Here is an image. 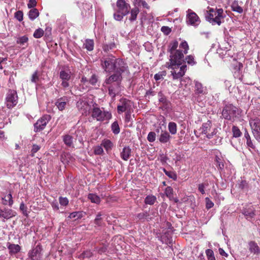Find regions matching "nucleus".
<instances>
[{
    "label": "nucleus",
    "instance_id": "obj_1",
    "mask_svg": "<svg viewBox=\"0 0 260 260\" xmlns=\"http://www.w3.org/2000/svg\"><path fill=\"white\" fill-rule=\"evenodd\" d=\"M101 65L106 73L110 74L106 78L104 84L110 85L108 87L109 94L115 97L116 91L119 90L123 79L122 74L128 70L127 63L122 59L109 54L101 59Z\"/></svg>",
    "mask_w": 260,
    "mask_h": 260
},
{
    "label": "nucleus",
    "instance_id": "obj_2",
    "mask_svg": "<svg viewBox=\"0 0 260 260\" xmlns=\"http://www.w3.org/2000/svg\"><path fill=\"white\" fill-rule=\"evenodd\" d=\"M178 46V42L174 40L170 43L169 46L168 51L171 54L170 56L169 62H167V68L172 70L178 69L184 60H183L184 54L180 50H177Z\"/></svg>",
    "mask_w": 260,
    "mask_h": 260
},
{
    "label": "nucleus",
    "instance_id": "obj_3",
    "mask_svg": "<svg viewBox=\"0 0 260 260\" xmlns=\"http://www.w3.org/2000/svg\"><path fill=\"white\" fill-rule=\"evenodd\" d=\"M225 17L223 14L222 9H213L209 8L208 11H207V14L205 16L207 21L209 22L212 25L216 24L220 25L222 22L221 19H223Z\"/></svg>",
    "mask_w": 260,
    "mask_h": 260
},
{
    "label": "nucleus",
    "instance_id": "obj_4",
    "mask_svg": "<svg viewBox=\"0 0 260 260\" xmlns=\"http://www.w3.org/2000/svg\"><path fill=\"white\" fill-rule=\"evenodd\" d=\"M221 114L225 119L234 121L235 118L239 115L238 108L232 104L228 103L223 108Z\"/></svg>",
    "mask_w": 260,
    "mask_h": 260
},
{
    "label": "nucleus",
    "instance_id": "obj_5",
    "mask_svg": "<svg viewBox=\"0 0 260 260\" xmlns=\"http://www.w3.org/2000/svg\"><path fill=\"white\" fill-rule=\"evenodd\" d=\"M96 106L97 104L94 103L91 115L93 118H95L98 121H103L105 120H109L112 118L111 112L107 111H102L100 108Z\"/></svg>",
    "mask_w": 260,
    "mask_h": 260
},
{
    "label": "nucleus",
    "instance_id": "obj_6",
    "mask_svg": "<svg viewBox=\"0 0 260 260\" xmlns=\"http://www.w3.org/2000/svg\"><path fill=\"white\" fill-rule=\"evenodd\" d=\"M59 76L62 81L61 83V86L64 88H68L70 86L69 81L71 79L72 76V72L69 66H62Z\"/></svg>",
    "mask_w": 260,
    "mask_h": 260
},
{
    "label": "nucleus",
    "instance_id": "obj_7",
    "mask_svg": "<svg viewBox=\"0 0 260 260\" xmlns=\"http://www.w3.org/2000/svg\"><path fill=\"white\" fill-rule=\"evenodd\" d=\"M6 101L8 108L11 109L15 106L18 103V96L16 91L11 89H9L6 94Z\"/></svg>",
    "mask_w": 260,
    "mask_h": 260
},
{
    "label": "nucleus",
    "instance_id": "obj_8",
    "mask_svg": "<svg viewBox=\"0 0 260 260\" xmlns=\"http://www.w3.org/2000/svg\"><path fill=\"white\" fill-rule=\"evenodd\" d=\"M51 118L50 115L46 114L39 119L34 125V132L37 133L43 130Z\"/></svg>",
    "mask_w": 260,
    "mask_h": 260
},
{
    "label": "nucleus",
    "instance_id": "obj_9",
    "mask_svg": "<svg viewBox=\"0 0 260 260\" xmlns=\"http://www.w3.org/2000/svg\"><path fill=\"white\" fill-rule=\"evenodd\" d=\"M42 247L40 244H38L29 251L28 253V260H40L42 258Z\"/></svg>",
    "mask_w": 260,
    "mask_h": 260
},
{
    "label": "nucleus",
    "instance_id": "obj_10",
    "mask_svg": "<svg viewBox=\"0 0 260 260\" xmlns=\"http://www.w3.org/2000/svg\"><path fill=\"white\" fill-rule=\"evenodd\" d=\"M186 21L187 24L194 26H198L201 22L199 17L190 9L187 11Z\"/></svg>",
    "mask_w": 260,
    "mask_h": 260
},
{
    "label": "nucleus",
    "instance_id": "obj_11",
    "mask_svg": "<svg viewBox=\"0 0 260 260\" xmlns=\"http://www.w3.org/2000/svg\"><path fill=\"white\" fill-rule=\"evenodd\" d=\"M116 9L115 10L118 11L123 15H127L131 10L130 5L127 3L125 0H117L116 4Z\"/></svg>",
    "mask_w": 260,
    "mask_h": 260
},
{
    "label": "nucleus",
    "instance_id": "obj_12",
    "mask_svg": "<svg viewBox=\"0 0 260 260\" xmlns=\"http://www.w3.org/2000/svg\"><path fill=\"white\" fill-rule=\"evenodd\" d=\"M132 111L131 103L129 100L126 99H123L120 100V104L117 106V112L121 114L125 112H131Z\"/></svg>",
    "mask_w": 260,
    "mask_h": 260
},
{
    "label": "nucleus",
    "instance_id": "obj_13",
    "mask_svg": "<svg viewBox=\"0 0 260 260\" xmlns=\"http://www.w3.org/2000/svg\"><path fill=\"white\" fill-rule=\"evenodd\" d=\"M158 96L159 98V102L162 104V106L160 107L159 108L162 110H168L170 108L171 102L167 99L161 91L158 92Z\"/></svg>",
    "mask_w": 260,
    "mask_h": 260
},
{
    "label": "nucleus",
    "instance_id": "obj_14",
    "mask_svg": "<svg viewBox=\"0 0 260 260\" xmlns=\"http://www.w3.org/2000/svg\"><path fill=\"white\" fill-rule=\"evenodd\" d=\"M16 215V212L12 209L6 208L3 209H0V218L8 219L15 216Z\"/></svg>",
    "mask_w": 260,
    "mask_h": 260
},
{
    "label": "nucleus",
    "instance_id": "obj_15",
    "mask_svg": "<svg viewBox=\"0 0 260 260\" xmlns=\"http://www.w3.org/2000/svg\"><path fill=\"white\" fill-rule=\"evenodd\" d=\"M243 65L241 62H237L236 64L234 65L233 67V75L235 78L238 79L240 80L242 79V69Z\"/></svg>",
    "mask_w": 260,
    "mask_h": 260
},
{
    "label": "nucleus",
    "instance_id": "obj_16",
    "mask_svg": "<svg viewBox=\"0 0 260 260\" xmlns=\"http://www.w3.org/2000/svg\"><path fill=\"white\" fill-rule=\"evenodd\" d=\"M255 210L253 206L248 208H244L242 210V213L247 219L252 218L255 215Z\"/></svg>",
    "mask_w": 260,
    "mask_h": 260
},
{
    "label": "nucleus",
    "instance_id": "obj_17",
    "mask_svg": "<svg viewBox=\"0 0 260 260\" xmlns=\"http://www.w3.org/2000/svg\"><path fill=\"white\" fill-rule=\"evenodd\" d=\"M77 107L79 109L82 110L86 114L89 110V105L88 102L83 99H80L77 102Z\"/></svg>",
    "mask_w": 260,
    "mask_h": 260
},
{
    "label": "nucleus",
    "instance_id": "obj_18",
    "mask_svg": "<svg viewBox=\"0 0 260 260\" xmlns=\"http://www.w3.org/2000/svg\"><path fill=\"white\" fill-rule=\"evenodd\" d=\"M172 137L167 131L161 130L160 134L158 136V140L161 143L165 144L170 142Z\"/></svg>",
    "mask_w": 260,
    "mask_h": 260
},
{
    "label": "nucleus",
    "instance_id": "obj_19",
    "mask_svg": "<svg viewBox=\"0 0 260 260\" xmlns=\"http://www.w3.org/2000/svg\"><path fill=\"white\" fill-rule=\"evenodd\" d=\"M136 217L142 222H144L145 221L149 222L151 221V217L149 214V211H145L143 212L139 213L136 215Z\"/></svg>",
    "mask_w": 260,
    "mask_h": 260
},
{
    "label": "nucleus",
    "instance_id": "obj_20",
    "mask_svg": "<svg viewBox=\"0 0 260 260\" xmlns=\"http://www.w3.org/2000/svg\"><path fill=\"white\" fill-rule=\"evenodd\" d=\"M173 232L170 231H166L162 233V235L160 237V240L162 243L166 244H171L172 243V237L171 235Z\"/></svg>",
    "mask_w": 260,
    "mask_h": 260
},
{
    "label": "nucleus",
    "instance_id": "obj_21",
    "mask_svg": "<svg viewBox=\"0 0 260 260\" xmlns=\"http://www.w3.org/2000/svg\"><path fill=\"white\" fill-rule=\"evenodd\" d=\"M249 250L254 254L258 255L260 253V249L255 241H250L248 243Z\"/></svg>",
    "mask_w": 260,
    "mask_h": 260
},
{
    "label": "nucleus",
    "instance_id": "obj_22",
    "mask_svg": "<svg viewBox=\"0 0 260 260\" xmlns=\"http://www.w3.org/2000/svg\"><path fill=\"white\" fill-rule=\"evenodd\" d=\"M132 153V150L129 146H125L120 153V156L124 160H127Z\"/></svg>",
    "mask_w": 260,
    "mask_h": 260
},
{
    "label": "nucleus",
    "instance_id": "obj_23",
    "mask_svg": "<svg viewBox=\"0 0 260 260\" xmlns=\"http://www.w3.org/2000/svg\"><path fill=\"white\" fill-rule=\"evenodd\" d=\"M55 104L59 111L63 110L67 105V98L64 96L58 99Z\"/></svg>",
    "mask_w": 260,
    "mask_h": 260
},
{
    "label": "nucleus",
    "instance_id": "obj_24",
    "mask_svg": "<svg viewBox=\"0 0 260 260\" xmlns=\"http://www.w3.org/2000/svg\"><path fill=\"white\" fill-rule=\"evenodd\" d=\"M103 215V214L101 212H98L96 215L95 218L93 221V223L95 224L94 227H101L104 225L103 219L102 217Z\"/></svg>",
    "mask_w": 260,
    "mask_h": 260
},
{
    "label": "nucleus",
    "instance_id": "obj_25",
    "mask_svg": "<svg viewBox=\"0 0 260 260\" xmlns=\"http://www.w3.org/2000/svg\"><path fill=\"white\" fill-rule=\"evenodd\" d=\"M86 215V213L84 211H75L72 212L68 216L69 218H75V220L81 219Z\"/></svg>",
    "mask_w": 260,
    "mask_h": 260
},
{
    "label": "nucleus",
    "instance_id": "obj_26",
    "mask_svg": "<svg viewBox=\"0 0 260 260\" xmlns=\"http://www.w3.org/2000/svg\"><path fill=\"white\" fill-rule=\"evenodd\" d=\"M249 124L252 131H260V119L258 118L251 119Z\"/></svg>",
    "mask_w": 260,
    "mask_h": 260
},
{
    "label": "nucleus",
    "instance_id": "obj_27",
    "mask_svg": "<svg viewBox=\"0 0 260 260\" xmlns=\"http://www.w3.org/2000/svg\"><path fill=\"white\" fill-rule=\"evenodd\" d=\"M195 83V90L194 93L196 94H205L206 89L203 86L201 83L199 81H196Z\"/></svg>",
    "mask_w": 260,
    "mask_h": 260
},
{
    "label": "nucleus",
    "instance_id": "obj_28",
    "mask_svg": "<svg viewBox=\"0 0 260 260\" xmlns=\"http://www.w3.org/2000/svg\"><path fill=\"white\" fill-rule=\"evenodd\" d=\"M9 253L11 255L18 253L21 250V247L18 244H10L8 246Z\"/></svg>",
    "mask_w": 260,
    "mask_h": 260
},
{
    "label": "nucleus",
    "instance_id": "obj_29",
    "mask_svg": "<svg viewBox=\"0 0 260 260\" xmlns=\"http://www.w3.org/2000/svg\"><path fill=\"white\" fill-rule=\"evenodd\" d=\"M3 201V204L6 205L7 204L9 205V206L11 207L13 204V200L12 192L10 191L9 193L5 196L4 198H2Z\"/></svg>",
    "mask_w": 260,
    "mask_h": 260
},
{
    "label": "nucleus",
    "instance_id": "obj_30",
    "mask_svg": "<svg viewBox=\"0 0 260 260\" xmlns=\"http://www.w3.org/2000/svg\"><path fill=\"white\" fill-rule=\"evenodd\" d=\"M244 137L246 140V145L247 147L254 150L255 149V146L252 143L251 137L246 129H245Z\"/></svg>",
    "mask_w": 260,
    "mask_h": 260
},
{
    "label": "nucleus",
    "instance_id": "obj_31",
    "mask_svg": "<svg viewBox=\"0 0 260 260\" xmlns=\"http://www.w3.org/2000/svg\"><path fill=\"white\" fill-rule=\"evenodd\" d=\"M73 140V137L70 135H65L63 136V141L68 147H74Z\"/></svg>",
    "mask_w": 260,
    "mask_h": 260
},
{
    "label": "nucleus",
    "instance_id": "obj_32",
    "mask_svg": "<svg viewBox=\"0 0 260 260\" xmlns=\"http://www.w3.org/2000/svg\"><path fill=\"white\" fill-rule=\"evenodd\" d=\"M139 12V9L137 7H135L132 9H131L129 12L131 13V16L129 18V20L131 22H133L137 19V15Z\"/></svg>",
    "mask_w": 260,
    "mask_h": 260
},
{
    "label": "nucleus",
    "instance_id": "obj_33",
    "mask_svg": "<svg viewBox=\"0 0 260 260\" xmlns=\"http://www.w3.org/2000/svg\"><path fill=\"white\" fill-rule=\"evenodd\" d=\"M94 41L92 39H86L85 42L83 44V48L86 49L88 51H91L94 48Z\"/></svg>",
    "mask_w": 260,
    "mask_h": 260
},
{
    "label": "nucleus",
    "instance_id": "obj_34",
    "mask_svg": "<svg viewBox=\"0 0 260 260\" xmlns=\"http://www.w3.org/2000/svg\"><path fill=\"white\" fill-rule=\"evenodd\" d=\"M212 122L211 120H208L207 122L203 123L201 129H202V134L206 135L208 131L211 128Z\"/></svg>",
    "mask_w": 260,
    "mask_h": 260
},
{
    "label": "nucleus",
    "instance_id": "obj_35",
    "mask_svg": "<svg viewBox=\"0 0 260 260\" xmlns=\"http://www.w3.org/2000/svg\"><path fill=\"white\" fill-rule=\"evenodd\" d=\"M116 48V45L114 42L110 43L105 42L103 44V49L104 52H108L111 50Z\"/></svg>",
    "mask_w": 260,
    "mask_h": 260
},
{
    "label": "nucleus",
    "instance_id": "obj_36",
    "mask_svg": "<svg viewBox=\"0 0 260 260\" xmlns=\"http://www.w3.org/2000/svg\"><path fill=\"white\" fill-rule=\"evenodd\" d=\"M28 38L26 36H23L17 38L16 43L21 46L25 45V47L28 46Z\"/></svg>",
    "mask_w": 260,
    "mask_h": 260
},
{
    "label": "nucleus",
    "instance_id": "obj_37",
    "mask_svg": "<svg viewBox=\"0 0 260 260\" xmlns=\"http://www.w3.org/2000/svg\"><path fill=\"white\" fill-rule=\"evenodd\" d=\"M101 145L105 148L107 151H108L112 149L113 144L110 140L106 139L102 141Z\"/></svg>",
    "mask_w": 260,
    "mask_h": 260
},
{
    "label": "nucleus",
    "instance_id": "obj_38",
    "mask_svg": "<svg viewBox=\"0 0 260 260\" xmlns=\"http://www.w3.org/2000/svg\"><path fill=\"white\" fill-rule=\"evenodd\" d=\"M28 17L31 20H35L39 15V12L38 9L36 8L31 9L28 12Z\"/></svg>",
    "mask_w": 260,
    "mask_h": 260
},
{
    "label": "nucleus",
    "instance_id": "obj_39",
    "mask_svg": "<svg viewBox=\"0 0 260 260\" xmlns=\"http://www.w3.org/2000/svg\"><path fill=\"white\" fill-rule=\"evenodd\" d=\"M161 169H162L163 172L169 178L172 179L174 181H176L177 180V175L175 172L168 171L164 168H161Z\"/></svg>",
    "mask_w": 260,
    "mask_h": 260
},
{
    "label": "nucleus",
    "instance_id": "obj_40",
    "mask_svg": "<svg viewBox=\"0 0 260 260\" xmlns=\"http://www.w3.org/2000/svg\"><path fill=\"white\" fill-rule=\"evenodd\" d=\"M156 201V198L153 195L147 196L144 200V202L146 204L152 205Z\"/></svg>",
    "mask_w": 260,
    "mask_h": 260
},
{
    "label": "nucleus",
    "instance_id": "obj_41",
    "mask_svg": "<svg viewBox=\"0 0 260 260\" xmlns=\"http://www.w3.org/2000/svg\"><path fill=\"white\" fill-rule=\"evenodd\" d=\"M88 199H89L92 203L99 204L101 202L100 198L95 194L89 193L88 195Z\"/></svg>",
    "mask_w": 260,
    "mask_h": 260
},
{
    "label": "nucleus",
    "instance_id": "obj_42",
    "mask_svg": "<svg viewBox=\"0 0 260 260\" xmlns=\"http://www.w3.org/2000/svg\"><path fill=\"white\" fill-rule=\"evenodd\" d=\"M177 124L174 122H170L168 124L169 133L172 135H175L177 133Z\"/></svg>",
    "mask_w": 260,
    "mask_h": 260
},
{
    "label": "nucleus",
    "instance_id": "obj_43",
    "mask_svg": "<svg viewBox=\"0 0 260 260\" xmlns=\"http://www.w3.org/2000/svg\"><path fill=\"white\" fill-rule=\"evenodd\" d=\"M215 161L216 162V167L220 171H222L224 169V162L223 160L220 158L218 156H215Z\"/></svg>",
    "mask_w": 260,
    "mask_h": 260
},
{
    "label": "nucleus",
    "instance_id": "obj_44",
    "mask_svg": "<svg viewBox=\"0 0 260 260\" xmlns=\"http://www.w3.org/2000/svg\"><path fill=\"white\" fill-rule=\"evenodd\" d=\"M239 188L242 190H247L249 187L248 183L245 180H239Z\"/></svg>",
    "mask_w": 260,
    "mask_h": 260
},
{
    "label": "nucleus",
    "instance_id": "obj_45",
    "mask_svg": "<svg viewBox=\"0 0 260 260\" xmlns=\"http://www.w3.org/2000/svg\"><path fill=\"white\" fill-rule=\"evenodd\" d=\"M233 138H239L241 136L242 133L237 126L233 125L232 128Z\"/></svg>",
    "mask_w": 260,
    "mask_h": 260
},
{
    "label": "nucleus",
    "instance_id": "obj_46",
    "mask_svg": "<svg viewBox=\"0 0 260 260\" xmlns=\"http://www.w3.org/2000/svg\"><path fill=\"white\" fill-rule=\"evenodd\" d=\"M111 131L115 135H117L120 133V127L117 121H115L112 123Z\"/></svg>",
    "mask_w": 260,
    "mask_h": 260
},
{
    "label": "nucleus",
    "instance_id": "obj_47",
    "mask_svg": "<svg viewBox=\"0 0 260 260\" xmlns=\"http://www.w3.org/2000/svg\"><path fill=\"white\" fill-rule=\"evenodd\" d=\"M166 196L170 199L173 200L174 198L173 189L172 187L168 186L166 188L165 190Z\"/></svg>",
    "mask_w": 260,
    "mask_h": 260
},
{
    "label": "nucleus",
    "instance_id": "obj_48",
    "mask_svg": "<svg viewBox=\"0 0 260 260\" xmlns=\"http://www.w3.org/2000/svg\"><path fill=\"white\" fill-rule=\"evenodd\" d=\"M183 60H184V62L182 63L187 62L188 64H190L191 66L196 63V62L194 61V56L191 55L186 56L185 58H183Z\"/></svg>",
    "mask_w": 260,
    "mask_h": 260
},
{
    "label": "nucleus",
    "instance_id": "obj_49",
    "mask_svg": "<svg viewBox=\"0 0 260 260\" xmlns=\"http://www.w3.org/2000/svg\"><path fill=\"white\" fill-rule=\"evenodd\" d=\"M231 8L232 11L237 12L240 14L242 13L243 11L242 8L239 6L237 3H233Z\"/></svg>",
    "mask_w": 260,
    "mask_h": 260
},
{
    "label": "nucleus",
    "instance_id": "obj_50",
    "mask_svg": "<svg viewBox=\"0 0 260 260\" xmlns=\"http://www.w3.org/2000/svg\"><path fill=\"white\" fill-rule=\"evenodd\" d=\"M44 34V31L42 28H39L35 31L33 36L36 39H39L43 37Z\"/></svg>",
    "mask_w": 260,
    "mask_h": 260
},
{
    "label": "nucleus",
    "instance_id": "obj_51",
    "mask_svg": "<svg viewBox=\"0 0 260 260\" xmlns=\"http://www.w3.org/2000/svg\"><path fill=\"white\" fill-rule=\"evenodd\" d=\"M205 253L208 260H215L214 252L212 249H208L206 250Z\"/></svg>",
    "mask_w": 260,
    "mask_h": 260
},
{
    "label": "nucleus",
    "instance_id": "obj_52",
    "mask_svg": "<svg viewBox=\"0 0 260 260\" xmlns=\"http://www.w3.org/2000/svg\"><path fill=\"white\" fill-rule=\"evenodd\" d=\"M20 210L22 212V214L25 217H28V213L27 210V207L25 205L24 203L22 202L20 205Z\"/></svg>",
    "mask_w": 260,
    "mask_h": 260
},
{
    "label": "nucleus",
    "instance_id": "obj_53",
    "mask_svg": "<svg viewBox=\"0 0 260 260\" xmlns=\"http://www.w3.org/2000/svg\"><path fill=\"white\" fill-rule=\"evenodd\" d=\"M180 48H181L184 49L183 54H187L188 52V50L189 49L188 45L186 41H182L179 46Z\"/></svg>",
    "mask_w": 260,
    "mask_h": 260
},
{
    "label": "nucleus",
    "instance_id": "obj_54",
    "mask_svg": "<svg viewBox=\"0 0 260 260\" xmlns=\"http://www.w3.org/2000/svg\"><path fill=\"white\" fill-rule=\"evenodd\" d=\"M174 70L175 69H174L173 70ZM171 75L173 76V79L175 80L183 77L184 76V73L180 72L177 73L175 71H173L171 72Z\"/></svg>",
    "mask_w": 260,
    "mask_h": 260
},
{
    "label": "nucleus",
    "instance_id": "obj_55",
    "mask_svg": "<svg viewBox=\"0 0 260 260\" xmlns=\"http://www.w3.org/2000/svg\"><path fill=\"white\" fill-rule=\"evenodd\" d=\"M115 12L113 14L114 18L117 20L120 21L123 19V18L124 16H126L125 15H123L121 13H118V11L115 10Z\"/></svg>",
    "mask_w": 260,
    "mask_h": 260
},
{
    "label": "nucleus",
    "instance_id": "obj_56",
    "mask_svg": "<svg viewBox=\"0 0 260 260\" xmlns=\"http://www.w3.org/2000/svg\"><path fill=\"white\" fill-rule=\"evenodd\" d=\"M15 18L18 20L19 22H21L23 20V13L22 11L19 10L16 11L14 14Z\"/></svg>",
    "mask_w": 260,
    "mask_h": 260
},
{
    "label": "nucleus",
    "instance_id": "obj_57",
    "mask_svg": "<svg viewBox=\"0 0 260 260\" xmlns=\"http://www.w3.org/2000/svg\"><path fill=\"white\" fill-rule=\"evenodd\" d=\"M147 140L149 142H153L155 141L156 134L154 132H150L148 133L147 136Z\"/></svg>",
    "mask_w": 260,
    "mask_h": 260
},
{
    "label": "nucleus",
    "instance_id": "obj_58",
    "mask_svg": "<svg viewBox=\"0 0 260 260\" xmlns=\"http://www.w3.org/2000/svg\"><path fill=\"white\" fill-rule=\"evenodd\" d=\"M98 80V76L95 74H93L88 80V83L92 85H95Z\"/></svg>",
    "mask_w": 260,
    "mask_h": 260
},
{
    "label": "nucleus",
    "instance_id": "obj_59",
    "mask_svg": "<svg viewBox=\"0 0 260 260\" xmlns=\"http://www.w3.org/2000/svg\"><path fill=\"white\" fill-rule=\"evenodd\" d=\"M39 80V75L38 71H36L32 75L31 82L36 83Z\"/></svg>",
    "mask_w": 260,
    "mask_h": 260
},
{
    "label": "nucleus",
    "instance_id": "obj_60",
    "mask_svg": "<svg viewBox=\"0 0 260 260\" xmlns=\"http://www.w3.org/2000/svg\"><path fill=\"white\" fill-rule=\"evenodd\" d=\"M59 204L61 206H66L69 204V200L67 198L60 197L59 198Z\"/></svg>",
    "mask_w": 260,
    "mask_h": 260
},
{
    "label": "nucleus",
    "instance_id": "obj_61",
    "mask_svg": "<svg viewBox=\"0 0 260 260\" xmlns=\"http://www.w3.org/2000/svg\"><path fill=\"white\" fill-rule=\"evenodd\" d=\"M161 31L164 35L168 36L171 33L172 29L169 26H163L161 27Z\"/></svg>",
    "mask_w": 260,
    "mask_h": 260
},
{
    "label": "nucleus",
    "instance_id": "obj_62",
    "mask_svg": "<svg viewBox=\"0 0 260 260\" xmlns=\"http://www.w3.org/2000/svg\"><path fill=\"white\" fill-rule=\"evenodd\" d=\"M40 146L37 144H33L32 148L31 150V154L30 156L31 157H34L35 155V153L38 152L40 149Z\"/></svg>",
    "mask_w": 260,
    "mask_h": 260
},
{
    "label": "nucleus",
    "instance_id": "obj_63",
    "mask_svg": "<svg viewBox=\"0 0 260 260\" xmlns=\"http://www.w3.org/2000/svg\"><path fill=\"white\" fill-rule=\"evenodd\" d=\"M102 146H97L94 149V153L96 155H101L103 154L104 151L102 147Z\"/></svg>",
    "mask_w": 260,
    "mask_h": 260
},
{
    "label": "nucleus",
    "instance_id": "obj_64",
    "mask_svg": "<svg viewBox=\"0 0 260 260\" xmlns=\"http://www.w3.org/2000/svg\"><path fill=\"white\" fill-rule=\"evenodd\" d=\"M252 134L254 138L260 142V131H252Z\"/></svg>",
    "mask_w": 260,
    "mask_h": 260
}]
</instances>
